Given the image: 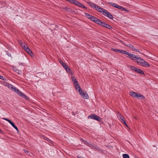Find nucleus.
<instances>
[{"instance_id": "nucleus-41", "label": "nucleus", "mask_w": 158, "mask_h": 158, "mask_svg": "<svg viewBox=\"0 0 158 158\" xmlns=\"http://www.w3.org/2000/svg\"><path fill=\"white\" fill-rule=\"evenodd\" d=\"M131 49L132 50H135V48H134V46H131Z\"/></svg>"}, {"instance_id": "nucleus-25", "label": "nucleus", "mask_w": 158, "mask_h": 158, "mask_svg": "<svg viewBox=\"0 0 158 158\" xmlns=\"http://www.w3.org/2000/svg\"><path fill=\"white\" fill-rule=\"evenodd\" d=\"M131 95V96L133 97L136 98V95L137 94V93H135L133 92H130Z\"/></svg>"}, {"instance_id": "nucleus-3", "label": "nucleus", "mask_w": 158, "mask_h": 158, "mask_svg": "<svg viewBox=\"0 0 158 158\" xmlns=\"http://www.w3.org/2000/svg\"><path fill=\"white\" fill-rule=\"evenodd\" d=\"M88 118L91 119H93L95 120L100 121L101 120V118L95 114H92L89 116Z\"/></svg>"}, {"instance_id": "nucleus-45", "label": "nucleus", "mask_w": 158, "mask_h": 158, "mask_svg": "<svg viewBox=\"0 0 158 158\" xmlns=\"http://www.w3.org/2000/svg\"><path fill=\"white\" fill-rule=\"evenodd\" d=\"M19 43L21 46H22V44L23 43H23L21 41H20L19 42Z\"/></svg>"}, {"instance_id": "nucleus-20", "label": "nucleus", "mask_w": 158, "mask_h": 158, "mask_svg": "<svg viewBox=\"0 0 158 158\" xmlns=\"http://www.w3.org/2000/svg\"><path fill=\"white\" fill-rule=\"evenodd\" d=\"M59 62L60 64L62 65L63 67L64 68L65 67H67V65L62 60H59Z\"/></svg>"}, {"instance_id": "nucleus-40", "label": "nucleus", "mask_w": 158, "mask_h": 158, "mask_svg": "<svg viewBox=\"0 0 158 158\" xmlns=\"http://www.w3.org/2000/svg\"><path fill=\"white\" fill-rule=\"evenodd\" d=\"M65 0L73 4L74 0Z\"/></svg>"}, {"instance_id": "nucleus-34", "label": "nucleus", "mask_w": 158, "mask_h": 158, "mask_svg": "<svg viewBox=\"0 0 158 158\" xmlns=\"http://www.w3.org/2000/svg\"><path fill=\"white\" fill-rule=\"evenodd\" d=\"M118 8L121 9L123 11H125V8L120 6H118Z\"/></svg>"}, {"instance_id": "nucleus-6", "label": "nucleus", "mask_w": 158, "mask_h": 158, "mask_svg": "<svg viewBox=\"0 0 158 158\" xmlns=\"http://www.w3.org/2000/svg\"><path fill=\"white\" fill-rule=\"evenodd\" d=\"M103 15L105 16H107L111 19H113V17L112 15L109 12H108L106 10H104Z\"/></svg>"}, {"instance_id": "nucleus-5", "label": "nucleus", "mask_w": 158, "mask_h": 158, "mask_svg": "<svg viewBox=\"0 0 158 158\" xmlns=\"http://www.w3.org/2000/svg\"><path fill=\"white\" fill-rule=\"evenodd\" d=\"M90 147L92 149L95 150L96 151H98L99 152H102V150L98 146L94 145V144L91 143Z\"/></svg>"}, {"instance_id": "nucleus-35", "label": "nucleus", "mask_w": 158, "mask_h": 158, "mask_svg": "<svg viewBox=\"0 0 158 158\" xmlns=\"http://www.w3.org/2000/svg\"><path fill=\"white\" fill-rule=\"evenodd\" d=\"M63 9L64 10H65L66 11H70V10H71V8H68L67 7L64 8Z\"/></svg>"}, {"instance_id": "nucleus-30", "label": "nucleus", "mask_w": 158, "mask_h": 158, "mask_svg": "<svg viewBox=\"0 0 158 158\" xmlns=\"http://www.w3.org/2000/svg\"><path fill=\"white\" fill-rule=\"evenodd\" d=\"M119 53L127 55V52L124 50H120Z\"/></svg>"}, {"instance_id": "nucleus-13", "label": "nucleus", "mask_w": 158, "mask_h": 158, "mask_svg": "<svg viewBox=\"0 0 158 158\" xmlns=\"http://www.w3.org/2000/svg\"><path fill=\"white\" fill-rule=\"evenodd\" d=\"M99 19L98 18L95 17L93 16V17L91 19V20L92 21L95 22L96 23L98 24L99 20Z\"/></svg>"}, {"instance_id": "nucleus-9", "label": "nucleus", "mask_w": 158, "mask_h": 158, "mask_svg": "<svg viewBox=\"0 0 158 158\" xmlns=\"http://www.w3.org/2000/svg\"><path fill=\"white\" fill-rule=\"evenodd\" d=\"M18 94L21 97L24 98L26 100L29 99L28 97L26 96L23 93L21 92L20 91L19 93H18Z\"/></svg>"}, {"instance_id": "nucleus-27", "label": "nucleus", "mask_w": 158, "mask_h": 158, "mask_svg": "<svg viewBox=\"0 0 158 158\" xmlns=\"http://www.w3.org/2000/svg\"><path fill=\"white\" fill-rule=\"evenodd\" d=\"M21 46L23 48H24V50L27 47H28L27 45L25 43L22 44Z\"/></svg>"}, {"instance_id": "nucleus-47", "label": "nucleus", "mask_w": 158, "mask_h": 158, "mask_svg": "<svg viewBox=\"0 0 158 158\" xmlns=\"http://www.w3.org/2000/svg\"><path fill=\"white\" fill-rule=\"evenodd\" d=\"M125 11H126V12H129V10L126 9H125Z\"/></svg>"}, {"instance_id": "nucleus-12", "label": "nucleus", "mask_w": 158, "mask_h": 158, "mask_svg": "<svg viewBox=\"0 0 158 158\" xmlns=\"http://www.w3.org/2000/svg\"><path fill=\"white\" fill-rule=\"evenodd\" d=\"M117 117L121 121V122L122 121L125 119L124 118L120 113L119 112H118L117 113Z\"/></svg>"}, {"instance_id": "nucleus-15", "label": "nucleus", "mask_w": 158, "mask_h": 158, "mask_svg": "<svg viewBox=\"0 0 158 158\" xmlns=\"http://www.w3.org/2000/svg\"><path fill=\"white\" fill-rule=\"evenodd\" d=\"M64 68L65 69L67 73L70 74L72 73V71L71 69L68 67V65L67 67H65Z\"/></svg>"}, {"instance_id": "nucleus-49", "label": "nucleus", "mask_w": 158, "mask_h": 158, "mask_svg": "<svg viewBox=\"0 0 158 158\" xmlns=\"http://www.w3.org/2000/svg\"><path fill=\"white\" fill-rule=\"evenodd\" d=\"M78 158H83V157H82V156H78Z\"/></svg>"}, {"instance_id": "nucleus-39", "label": "nucleus", "mask_w": 158, "mask_h": 158, "mask_svg": "<svg viewBox=\"0 0 158 158\" xmlns=\"http://www.w3.org/2000/svg\"><path fill=\"white\" fill-rule=\"evenodd\" d=\"M2 119H4L5 120H6V121H8L9 123H10V122L11 121L10 120V119L4 118H2Z\"/></svg>"}, {"instance_id": "nucleus-46", "label": "nucleus", "mask_w": 158, "mask_h": 158, "mask_svg": "<svg viewBox=\"0 0 158 158\" xmlns=\"http://www.w3.org/2000/svg\"><path fill=\"white\" fill-rule=\"evenodd\" d=\"M135 51L136 52H139V50L138 49H135Z\"/></svg>"}, {"instance_id": "nucleus-36", "label": "nucleus", "mask_w": 158, "mask_h": 158, "mask_svg": "<svg viewBox=\"0 0 158 158\" xmlns=\"http://www.w3.org/2000/svg\"><path fill=\"white\" fill-rule=\"evenodd\" d=\"M121 122L124 124V125L127 127H128V126L126 123V120L125 119L122 121Z\"/></svg>"}, {"instance_id": "nucleus-19", "label": "nucleus", "mask_w": 158, "mask_h": 158, "mask_svg": "<svg viewBox=\"0 0 158 158\" xmlns=\"http://www.w3.org/2000/svg\"><path fill=\"white\" fill-rule=\"evenodd\" d=\"M11 126L14 128H15L17 131H18V127L15 125V124L11 121L9 123Z\"/></svg>"}, {"instance_id": "nucleus-44", "label": "nucleus", "mask_w": 158, "mask_h": 158, "mask_svg": "<svg viewBox=\"0 0 158 158\" xmlns=\"http://www.w3.org/2000/svg\"><path fill=\"white\" fill-rule=\"evenodd\" d=\"M0 79H2L3 80H4V79L3 78V77L1 75H0Z\"/></svg>"}, {"instance_id": "nucleus-1", "label": "nucleus", "mask_w": 158, "mask_h": 158, "mask_svg": "<svg viewBox=\"0 0 158 158\" xmlns=\"http://www.w3.org/2000/svg\"><path fill=\"white\" fill-rule=\"evenodd\" d=\"M78 87V90L81 96L84 99H88L89 96L87 93L86 92L82 91L80 86Z\"/></svg>"}, {"instance_id": "nucleus-32", "label": "nucleus", "mask_w": 158, "mask_h": 158, "mask_svg": "<svg viewBox=\"0 0 158 158\" xmlns=\"http://www.w3.org/2000/svg\"><path fill=\"white\" fill-rule=\"evenodd\" d=\"M123 158H129V155L126 154H124L123 155Z\"/></svg>"}, {"instance_id": "nucleus-22", "label": "nucleus", "mask_w": 158, "mask_h": 158, "mask_svg": "<svg viewBox=\"0 0 158 158\" xmlns=\"http://www.w3.org/2000/svg\"><path fill=\"white\" fill-rule=\"evenodd\" d=\"M77 6H78L80 7H81V8H86V9L87 8L86 7L84 6L82 3L79 2H78Z\"/></svg>"}, {"instance_id": "nucleus-52", "label": "nucleus", "mask_w": 158, "mask_h": 158, "mask_svg": "<svg viewBox=\"0 0 158 158\" xmlns=\"http://www.w3.org/2000/svg\"><path fill=\"white\" fill-rule=\"evenodd\" d=\"M134 118L136 119H137L135 117H134Z\"/></svg>"}, {"instance_id": "nucleus-38", "label": "nucleus", "mask_w": 158, "mask_h": 158, "mask_svg": "<svg viewBox=\"0 0 158 158\" xmlns=\"http://www.w3.org/2000/svg\"><path fill=\"white\" fill-rule=\"evenodd\" d=\"M44 139L45 140L49 142H50L51 141L47 137H44Z\"/></svg>"}, {"instance_id": "nucleus-18", "label": "nucleus", "mask_w": 158, "mask_h": 158, "mask_svg": "<svg viewBox=\"0 0 158 158\" xmlns=\"http://www.w3.org/2000/svg\"><path fill=\"white\" fill-rule=\"evenodd\" d=\"M106 24V23L104 22H102L101 21V20H99L98 23V24L99 25H101L102 26V27H105Z\"/></svg>"}, {"instance_id": "nucleus-24", "label": "nucleus", "mask_w": 158, "mask_h": 158, "mask_svg": "<svg viewBox=\"0 0 158 158\" xmlns=\"http://www.w3.org/2000/svg\"><path fill=\"white\" fill-rule=\"evenodd\" d=\"M85 15L87 17V18L90 19H92V17H93V16L87 13H85Z\"/></svg>"}, {"instance_id": "nucleus-29", "label": "nucleus", "mask_w": 158, "mask_h": 158, "mask_svg": "<svg viewBox=\"0 0 158 158\" xmlns=\"http://www.w3.org/2000/svg\"><path fill=\"white\" fill-rule=\"evenodd\" d=\"M105 27L110 29H111L112 28V27H111V26L106 23L105 25Z\"/></svg>"}, {"instance_id": "nucleus-48", "label": "nucleus", "mask_w": 158, "mask_h": 158, "mask_svg": "<svg viewBox=\"0 0 158 158\" xmlns=\"http://www.w3.org/2000/svg\"><path fill=\"white\" fill-rule=\"evenodd\" d=\"M7 54L9 56H11V54H10V53H9L8 52H7Z\"/></svg>"}, {"instance_id": "nucleus-23", "label": "nucleus", "mask_w": 158, "mask_h": 158, "mask_svg": "<svg viewBox=\"0 0 158 158\" xmlns=\"http://www.w3.org/2000/svg\"><path fill=\"white\" fill-rule=\"evenodd\" d=\"M12 90L15 92L17 94H18V93H19L20 91V90H19L18 89L14 86L13 87V88L12 89Z\"/></svg>"}, {"instance_id": "nucleus-17", "label": "nucleus", "mask_w": 158, "mask_h": 158, "mask_svg": "<svg viewBox=\"0 0 158 158\" xmlns=\"http://www.w3.org/2000/svg\"><path fill=\"white\" fill-rule=\"evenodd\" d=\"M13 69L14 71L15 72L17 73L20 74L22 73V72L21 71L19 70L16 67H13Z\"/></svg>"}, {"instance_id": "nucleus-43", "label": "nucleus", "mask_w": 158, "mask_h": 158, "mask_svg": "<svg viewBox=\"0 0 158 158\" xmlns=\"http://www.w3.org/2000/svg\"><path fill=\"white\" fill-rule=\"evenodd\" d=\"M141 61H142V62H141V65H143V63H144V61H145V60H143H143H141Z\"/></svg>"}, {"instance_id": "nucleus-26", "label": "nucleus", "mask_w": 158, "mask_h": 158, "mask_svg": "<svg viewBox=\"0 0 158 158\" xmlns=\"http://www.w3.org/2000/svg\"><path fill=\"white\" fill-rule=\"evenodd\" d=\"M142 66H146V67H149L150 64L147 62H146V61H144V63L143 64Z\"/></svg>"}, {"instance_id": "nucleus-2", "label": "nucleus", "mask_w": 158, "mask_h": 158, "mask_svg": "<svg viewBox=\"0 0 158 158\" xmlns=\"http://www.w3.org/2000/svg\"><path fill=\"white\" fill-rule=\"evenodd\" d=\"M130 69L134 71L137 73H139L141 74H142L144 75V73L141 70L138 69L137 68L133 66H131L130 67Z\"/></svg>"}, {"instance_id": "nucleus-50", "label": "nucleus", "mask_w": 158, "mask_h": 158, "mask_svg": "<svg viewBox=\"0 0 158 158\" xmlns=\"http://www.w3.org/2000/svg\"><path fill=\"white\" fill-rule=\"evenodd\" d=\"M131 46H132V45H131V44H129V48H131Z\"/></svg>"}, {"instance_id": "nucleus-37", "label": "nucleus", "mask_w": 158, "mask_h": 158, "mask_svg": "<svg viewBox=\"0 0 158 158\" xmlns=\"http://www.w3.org/2000/svg\"><path fill=\"white\" fill-rule=\"evenodd\" d=\"M78 1L76 0H74L73 4H74L75 5L77 6L78 4Z\"/></svg>"}, {"instance_id": "nucleus-8", "label": "nucleus", "mask_w": 158, "mask_h": 158, "mask_svg": "<svg viewBox=\"0 0 158 158\" xmlns=\"http://www.w3.org/2000/svg\"><path fill=\"white\" fill-rule=\"evenodd\" d=\"M127 55H128L129 56V58L131 60H134L133 58H137V56L133 54H132L130 53L127 52Z\"/></svg>"}, {"instance_id": "nucleus-42", "label": "nucleus", "mask_w": 158, "mask_h": 158, "mask_svg": "<svg viewBox=\"0 0 158 158\" xmlns=\"http://www.w3.org/2000/svg\"><path fill=\"white\" fill-rule=\"evenodd\" d=\"M23 150L25 153H28V151L25 149H23Z\"/></svg>"}, {"instance_id": "nucleus-21", "label": "nucleus", "mask_w": 158, "mask_h": 158, "mask_svg": "<svg viewBox=\"0 0 158 158\" xmlns=\"http://www.w3.org/2000/svg\"><path fill=\"white\" fill-rule=\"evenodd\" d=\"M108 4L109 5H111V6H114V7H116V8H118V5H116L115 4H114V3H112V2H108Z\"/></svg>"}, {"instance_id": "nucleus-7", "label": "nucleus", "mask_w": 158, "mask_h": 158, "mask_svg": "<svg viewBox=\"0 0 158 158\" xmlns=\"http://www.w3.org/2000/svg\"><path fill=\"white\" fill-rule=\"evenodd\" d=\"M96 7L95 8V10L98 11L101 13L103 14V13H104V10H106L101 8L100 6H97V5H96Z\"/></svg>"}, {"instance_id": "nucleus-11", "label": "nucleus", "mask_w": 158, "mask_h": 158, "mask_svg": "<svg viewBox=\"0 0 158 158\" xmlns=\"http://www.w3.org/2000/svg\"><path fill=\"white\" fill-rule=\"evenodd\" d=\"M81 141L83 142L85 145L88 146L89 147H90L91 143H89V142H88L87 141L85 140L82 138H81L80 139Z\"/></svg>"}, {"instance_id": "nucleus-16", "label": "nucleus", "mask_w": 158, "mask_h": 158, "mask_svg": "<svg viewBox=\"0 0 158 158\" xmlns=\"http://www.w3.org/2000/svg\"><path fill=\"white\" fill-rule=\"evenodd\" d=\"M25 51H26L29 54H30L31 56V54H32V52L31 51L30 49L28 47H27L25 49Z\"/></svg>"}, {"instance_id": "nucleus-33", "label": "nucleus", "mask_w": 158, "mask_h": 158, "mask_svg": "<svg viewBox=\"0 0 158 158\" xmlns=\"http://www.w3.org/2000/svg\"><path fill=\"white\" fill-rule=\"evenodd\" d=\"M112 50L113 51H114V52H116L119 53L120 50L118 49H117L112 48Z\"/></svg>"}, {"instance_id": "nucleus-51", "label": "nucleus", "mask_w": 158, "mask_h": 158, "mask_svg": "<svg viewBox=\"0 0 158 158\" xmlns=\"http://www.w3.org/2000/svg\"><path fill=\"white\" fill-rule=\"evenodd\" d=\"M0 132H1V133H2L3 131L2 130L0 129Z\"/></svg>"}, {"instance_id": "nucleus-28", "label": "nucleus", "mask_w": 158, "mask_h": 158, "mask_svg": "<svg viewBox=\"0 0 158 158\" xmlns=\"http://www.w3.org/2000/svg\"><path fill=\"white\" fill-rule=\"evenodd\" d=\"M136 59L137 60V62L138 63L141 64L142 62V61H141V60H143L141 58L139 57H137V58H136Z\"/></svg>"}, {"instance_id": "nucleus-10", "label": "nucleus", "mask_w": 158, "mask_h": 158, "mask_svg": "<svg viewBox=\"0 0 158 158\" xmlns=\"http://www.w3.org/2000/svg\"><path fill=\"white\" fill-rule=\"evenodd\" d=\"M139 99H142L144 100L145 99V97L142 94L140 93H137L136 95V98Z\"/></svg>"}, {"instance_id": "nucleus-31", "label": "nucleus", "mask_w": 158, "mask_h": 158, "mask_svg": "<svg viewBox=\"0 0 158 158\" xmlns=\"http://www.w3.org/2000/svg\"><path fill=\"white\" fill-rule=\"evenodd\" d=\"M7 86L9 88V89L12 90L14 86H13L11 84H8V85H7Z\"/></svg>"}, {"instance_id": "nucleus-4", "label": "nucleus", "mask_w": 158, "mask_h": 158, "mask_svg": "<svg viewBox=\"0 0 158 158\" xmlns=\"http://www.w3.org/2000/svg\"><path fill=\"white\" fill-rule=\"evenodd\" d=\"M71 78L73 83L75 85L77 90L78 91V87L80 86L79 85L78 82L77 81L76 78L75 77H72Z\"/></svg>"}, {"instance_id": "nucleus-14", "label": "nucleus", "mask_w": 158, "mask_h": 158, "mask_svg": "<svg viewBox=\"0 0 158 158\" xmlns=\"http://www.w3.org/2000/svg\"><path fill=\"white\" fill-rule=\"evenodd\" d=\"M87 3L89 4L91 7L95 9L97 5L93 3L92 2H87Z\"/></svg>"}]
</instances>
